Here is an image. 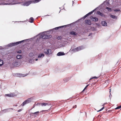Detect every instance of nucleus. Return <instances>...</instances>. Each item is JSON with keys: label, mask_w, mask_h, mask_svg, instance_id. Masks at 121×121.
<instances>
[{"label": "nucleus", "mask_w": 121, "mask_h": 121, "mask_svg": "<svg viewBox=\"0 0 121 121\" xmlns=\"http://www.w3.org/2000/svg\"><path fill=\"white\" fill-rule=\"evenodd\" d=\"M41 36L42 38L43 39H48L52 37L51 35L46 34L44 32L42 33Z\"/></svg>", "instance_id": "1"}, {"label": "nucleus", "mask_w": 121, "mask_h": 121, "mask_svg": "<svg viewBox=\"0 0 121 121\" xmlns=\"http://www.w3.org/2000/svg\"><path fill=\"white\" fill-rule=\"evenodd\" d=\"M24 40H23L21 41L17 42L16 43H11L9 44L8 45V47H12L13 46L17 45L19 44L20 43H21L23 42L24 41Z\"/></svg>", "instance_id": "2"}, {"label": "nucleus", "mask_w": 121, "mask_h": 121, "mask_svg": "<svg viewBox=\"0 0 121 121\" xmlns=\"http://www.w3.org/2000/svg\"><path fill=\"white\" fill-rule=\"evenodd\" d=\"M31 101V98H30L27 100L25 101L22 104H21L20 106H23L25 104L29 103Z\"/></svg>", "instance_id": "3"}, {"label": "nucleus", "mask_w": 121, "mask_h": 121, "mask_svg": "<svg viewBox=\"0 0 121 121\" xmlns=\"http://www.w3.org/2000/svg\"><path fill=\"white\" fill-rule=\"evenodd\" d=\"M83 48V47L82 46H81L75 48L73 49L72 50L73 52H76L82 49Z\"/></svg>", "instance_id": "4"}, {"label": "nucleus", "mask_w": 121, "mask_h": 121, "mask_svg": "<svg viewBox=\"0 0 121 121\" xmlns=\"http://www.w3.org/2000/svg\"><path fill=\"white\" fill-rule=\"evenodd\" d=\"M51 51L50 49H46L44 50V53L46 54H50L51 53Z\"/></svg>", "instance_id": "5"}, {"label": "nucleus", "mask_w": 121, "mask_h": 121, "mask_svg": "<svg viewBox=\"0 0 121 121\" xmlns=\"http://www.w3.org/2000/svg\"><path fill=\"white\" fill-rule=\"evenodd\" d=\"M96 9H95L94 10H93L91 12L89 13L86 14L84 17L83 18H82V19H83V18L84 19L86 17L88 16L92 13L94 12L95 10Z\"/></svg>", "instance_id": "6"}, {"label": "nucleus", "mask_w": 121, "mask_h": 121, "mask_svg": "<svg viewBox=\"0 0 121 121\" xmlns=\"http://www.w3.org/2000/svg\"><path fill=\"white\" fill-rule=\"evenodd\" d=\"M31 3V1H28L23 3L22 4L24 6H28Z\"/></svg>", "instance_id": "7"}, {"label": "nucleus", "mask_w": 121, "mask_h": 121, "mask_svg": "<svg viewBox=\"0 0 121 121\" xmlns=\"http://www.w3.org/2000/svg\"><path fill=\"white\" fill-rule=\"evenodd\" d=\"M19 62L17 60L15 61L13 63V65L15 66H17L19 65Z\"/></svg>", "instance_id": "8"}, {"label": "nucleus", "mask_w": 121, "mask_h": 121, "mask_svg": "<svg viewBox=\"0 0 121 121\" xmlns=\"http://www.w3.org/2000/svg\"><path fill=\"white\" fill-rule=\"evenodd\" d=\"M90 18L93 21L95 22H97L98 21V19L97 18L91 16L90 17Z\"/></svg>", "instance_id": "9"}, {"label": "nucleus", "mask_w": 121, "mask_h": 121, "mask_svg": "<svg viewBox=\"0 0 121 121\" xmlns=\"http://www.w3.org/2000/svg\"><path fill=\"white\" fill-rule=\"evenodd\" d=\"M39 113V112L38 111L32 113V114H33V115H34L35 117H37L38 116Z\"/></svg>", "instance_id": "10"}, {"label": "nucleus", "mask_w": 121, "mask_h": 121, "mask_svg": "<svg viewBox=\"0 0 121 121\" xmlns=\"http://www.w3.org/2000/svg\"><path fill=\"white\" fill-rule=\"evenodd\" d=\"M65 55L64 52H60L58 53L57 55L58 56L64 55Z\"/></svg>", "instance_id": "11"}, {"label": "nucleus", "mask_w": 121, "mask_h": 121, "mask_svg": "<svg viewBox=\"0 0 121 121\" xmlns=\"http://www.w3.org/2000/svg\"><path fill=\"white\" fill-rule=\"evenodd\" d=\"M97 13L99 15L102 17H104L105 16V15L103 13H101L100 11H97Z\"/></svg>", "instance_id": "12"}, {"label": "nucleus", "mask_w": 121, "mask_h": 121, "mask_svg": "<svg viewBox=\"0 0 121 121\" xmlns=\"http://www.w3.org/2000/svg\"><path fill=\"white\" fill-rule=\"evenodd\" d=\"M109 15L113 19H117V17L115 15H113L112 14H110Z\"/></svg>", "instance_id": "13"}, {"label": "nucleus", "mask_w": 121, "mask_h": 121, "mask_svg": "<svg viewBox=\"0 0 121 121\" xmlns=\"http://www.w3.org/2000/svg\"><path fill=\"white\" fill-rule=\"evenodd\" d=\"M28 75V73H26L25 74H23L20 73H16L15 74V76H27Z\"/></svg>", "instance_id": "14"}, {"label": "nucleus", "mask_w": 121, "mask_h": 121, "mask_svg": "<svg viewBox=\"0 0 121 121\" xmlns=\"http://www.w3.org/2000/svg\"><path fill=\"white\" fill-rule=\"evenodd\" d=\"M85 23L86 24L90 25L91 24V23L90 20H87L85 21Z\"/></svg>", "instance_id": "15"}, {"label": "nucleus", "mask_w": 121, "mask_h": 121, "mask_svg": "<svg viewBox=\"0 0 121 121\" xmlns=\"http://www.w3.org/2000/svg\"><path fill=\"white\" fill-rule=\"evenodd\" d=\"M69 34L70 35H73L74 36H75L77 35V33L73 31H71L70 32Z\"/></svg>", "instance_id": "16"}, {"label": "nucleus", "mask_w": 121, "mask_h": 121, "mask_svg": "<svg viewBox=\"0 0 121 121\" xmlns=\"http://www.w3.org/2000/svg\"><path fill=\"white\" fill-rule=\"evenodd\" d=\"M44 56V55L43 53H41L38 56V58H43Z\"/></svg>", "instance_id": "17"}, {"label": "nucleus", "mask_w": 121, "mask_h": 121, "mask_svg": "<svg viewBox=\"0 0 121 121\" xmlns=\"http://www.w3.org/2000/svg\"><path fill=\"white\" fill-rule=\"evenodd\" d=\"M103 26H107V24L105 21H104L102 22H101Z\"/></svg>", "instance_id": "18"}, {"label": "nucleus", "mask_w": 121, "mask_h": 121, "mask_svg": "<svg viewBox=\"0 0 121 121\" xmlns=\"http://www.w3.org/2000/svg\"><path fill=\"white\" fill-rule=\"evenodd\" d=\"M66 27V26H60L57 27H56L54 29H55L56 30H58L59 29L61 28L62 27Z\"/></svg>", "instance_id": "19"}, {"label": "nucleus", "mask_w": 121, "mask_h": 121, "mask_svg": "<svg viewBox=\"0 0 121 121\" xmlns=\"http://www.w3.org/2000/svg\"><path fill=\"white\" fill-rule=\"evenodd\" d=\"M17 58L18 59H21L22 58V56L21 55H17Z\"/></svg>", "instance_id": "20"}, {"label": "nucleus", "mask_w": 121, "mask_h": 121, "mask_svg": "<svg viewBox=\"0 0 121 121\" xmlns=\"http://www.w3.org/2000/svg\"><path fill=\"white\" fill-rule=\"evenodd\" d=\"M10 95L11 97H13L17 96V95L13 93H11L10 94Z\"/></svg>", "instance_id": "21"}, {"label": "nucleus", "mask_w": 121, "mask_h": 121, "mask_svg": "<svg viewBox=\"0 0 121 121\" xmlns=\"http://www.w3.org/2000/svg\"><path fill=\"white\" fill-rule=\"evenodd\" d=\"M34 20V19L33 17H31L30 19L29 20V22L30 23H32Z\"/></svg>", "instance_id": "22"}, {"label": "nucleus", "mask_w": 121, "mask_h": 121, "mask_svg": "<svg viewBox=\"0 0 121 121\" xmlns=\"http://www.w3.org/2000/svg\"><path fill=\"white\" fill-rule=\"evenodd\" d=\"M3 61L2 60L0 59V66H2L3 64Z\"/></svg>", "instance_id": "23"}, {"label": "nucleus", "mask_w": 121, "mask_h": 121, "mask_svg": "<svg viewBox=\"0 0 121 121\" xmlns=\"http://www.w3.org/2000/svg\"><path fill=\"white\" fill-rule=\"evenodd\" d=\"M48 105V103H42L41 104V105L42 106H46V105Z\"/></svg>", "instance_id": "24"}, {"label": "nucleus", "mask_w": 121, "mask_h": 121, "mask_svg": "<svg viewBox=\"0 0 121 121\" xmlns=\"http://www.w3.org/2000/svg\"><path fill=\"white\" fill-rule=\"evenodd\" d=\"M41 0H35L33 1V2L34 3H35L37 2H38Z\"/></svg>", "instance_id": "25"}, {"label": "nucleus", "mask_w": 121, "mask_h": 121, "mask_svg": "<svg viewBox=\"0 0 121 121\" xmlns=\"http://www.w3.org/2000/svg\"><path fill=\"white\" fill-rule=\"evenodd\" d=\"M106 9H107L110 12H111L112 10V9L108 7H107Z\"/></svg>", "instance_id": "26"}, {"label": "nucleus", "mask_w": 121, "mask_h": 121, "mask_svg": "<svg viewBox=\"0 0 121 121\" xmlns=\"http://www.w3.org/2000/svg\"><path fill=\"white\" fill-rule=\"evenodd\" d=\"M99 77H96V76H95V77H93L92 78H91L89 80V81H90L91 79H92L93 78H98Z\"/></svg>", "instance_id": "27"}, {"label": "nucleus", "mask_w": 121, "mask_h": 121, "mask_svg": "<svg viewBox=\"0 0 121 121\" xmlns=\"http://www.w3.org/2000/svg\"><path fill=\"white\" fill-rule=\"evenodd\" d=\"M114 11L117 12V11H120V9H114Z\"/></svg>", "instance_id": "28"}, {"label": "nucleus", "mask_w": 121, "mask_h": 121, "mask_svg": "<svg viewBox=\"0 0 121 121\" xmlns=\"http://www.w3.org/2000/svg\"><path fill=\"white\" fill-rule=\"evenodd\" d=\"M104 108V106L103 108H101L98 111H97V112H99L101 110H102Z\"/></svg>", "instance_id": "29"}, {"label": "nucleus", "mask_w": 121, "mask_h": 121, "mask_svg": "<svg viewBox=\"0 0 121 121\" xmlns=\"http://www.w3.org/2000/svg\"><path fill=\"white\" fill-rule=\"evenodd\" d=\"M121 108V105L120 106H119L115 108V109H119V108Z\"/></svg>", "instance_id": "30"}, {"label": "nucleus", "mask_w": 121, "mask_h": 121, "mask_svg": "<svg viewBox=\"0 0 121 121\" xmlns=\"http://www.w3.org/2000/svg\"><path fill=\"white\" fill-rule=\"evenodd\" d=\"M6 96L9 97H11L10 95V94H5Z\"/></svg>", "instance_id": "31"}, {"label": "nucleus", "mask_w": 121, "mask_h": 121, "mask_svg": "<svg viewBox=\"0 0 121 121\" xmlns=\"http://www.w3.org/2000/svg\"><path fill=\"white\" fill-rule=\"evenodd\" d=\"M61 38V36H58L57 38V39L58 40L60 39Z\"/></svg>", "instance_id": "32"}, {"label": "nucleus", "mask_w": 121, "mask_h": 121, "mask_svg": "<svg viewBox=\"0 0 121 121\" xmlns=\"http://www.w3.org/2000/svg\"><path fill=\"white\" fill-rule=\"evenodd\" d=\"M89 84L88 85H86V86L84 88V89H83V91H84L85 89H86V88L87 87L89 86Z\"/></svg>", "instance_id": "33"}, {"label": "nucleus", "mask_w": 121, "mask_h": 121, "mask_svg": "<svg viewBox=\"0 0 121 121\" xmlns=\"http://www.w3.org/2000/svg\"><path fill=\"white\" fill-rule=\"evenodd\" d=\"M77 107V106L76 105H75L73 107V108H76Z\"/></svg>", "instance_id": "34"}, {"label": "nucleus", "mask_w": 121, "mask_h": 121, "mask_svg": "<svg viewBox=\"0 0 121 121\" xmlns=\"http://www.w3.org/2000/svg\"><path fill=\"white\" fill-rule=\"evenodd\" d=\"M22 111V110L21 109H20L18 110L17 111L18 112H20Z\"/></svg>", "instance_id": "35"}, {"label": "nucleus", "mask_w": 121, "mask_h": 121, "mask_svg": "<svg viewBox=\"0 0 121 121\" xmlns=\"http://www.w3.org/2000/svg\"><path fill=\"white\" fill-rule=\"evenodd\" d=\"M21 51H18V53H21Z\"/></svg>", "instance_id": "36"}, {"label": "nucleus", "mask_w": 121, "mask_h": 121, "mask_svg": "<svg viewBox=\"0 0 121 121\" xmlns=\"http://www.w3.org/2000/svg\"><path fill=\"white\" fill-rule=\"evenodd\" d=\"M92 34V33H90L89 34V36H90Z\"/></svg>", "instance_id": "37"}, {"label": "nucleus", "mask_w": 121, "mask_h": 121, "mask_svg": "<svg viewBox=\"0 0 121 121\" xmlns=\"http://www.w3.org/2000/svg\"><path fill=\"white\" fill-rule=\"evenodd\" d=\"M109 90H110V89H109ZM111 88H110V91H109V92H111Z\"/></svg>", "instance_id": "38"}, {"label": "nucleus", "mask_w": 121, "mask_h": 121, "mask_svg": "<svg viewBox=\"0 0 121 121\" xmlns=\"http://www.w3.org/2000/svg\"><path fill=\"white\" fill-rule=\"evenodd\" d=\"M38 60V59H35V60L36 61H37Z\"/></svg>", "instance_id": "39"}, {"label": "nucleus", "mask_w": 121, "mask_h": 121, "mask_svg": "<svg viewBox=\"0 0 121 121\" xmlns=\"http://www.w3.org/2000/svg\"><path fill=\"white\" fill-rule=\"evenodd\" d=\"M45 111V110H43L42 111V112H44V111Z\"/></svg>", "instance_id": "40"}, {"label": "nucleus", "mask_w": 121, "mask_h": 121, "mask_svg": "<svg viewBox=\"0 0 121 121\" xmlns=\"http://www.w3.org/2000/svg\"><path fill=\"white\" fill-rule=\"evenodd\" d=\"M35 105H34V106H33V108H34V107H35Z\"/></svg>", "instance_id": "41"}, {"label": "nucleus", "mask_w": 121, "mask_h": 121, "mask_svg": "<svg viewBox=\"0 0 121 121\" xmlns=\"http://www.w3.org/2000/svg\"><path fill=\"white\" fill-rule=\"evenodd\" d=\"M72 2H73V1H72Z\"/></svg>", "instance_id": "42"}]
</instances>
